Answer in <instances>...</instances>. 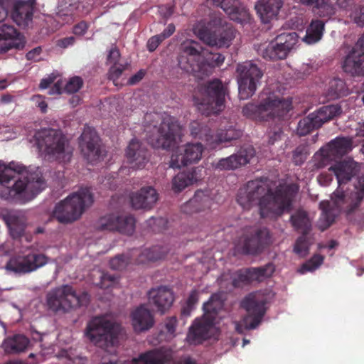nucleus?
Wrapping results in <instances>:
<instances>
[{
  "instance_id": "1",
  "label": "nucleus",
  "mask_w": 364,
  "mask_h": 364,
  "mask_svg": "<svg viewBox=\"0 0 364 364\" xmlns=\"http://www.w3.org/2000/svg\"><path fill=\"white\" fill-rule=\"evenodd\" d=\"M299 191V185L294 183H279L273 191L267 178H260L241 187L236 200L244 210L257 205L262 218L277 219L292 210Z\"/></svg>"
},
{
  "instance_id": "2",
  "label": "nucleus",
  "mask_w": 364,
  "mask_h": 364,
  "mask_svg": "<svg viewBox=\"0 0 364 364\" xmlns=\"http://www.w3.org/2000/svg\"><path fill=\"white\" fill-rule=\"evenodd\" d=\"M23 168L11 162L8 165L0 162V198L14 203H26L34 198L46 187L39 172L21 173Z\"/></svg>"
},
{
  "instance_id": "3",
  "label": "nucleus",
  "mask_w": 364,
  "mask_h": 364,
  "mask_svg": "<svg viewBox=\"0 0 364 364\" xmlns=\"http://www.w3.org/2000/svg\"><path fill=\"white\" fill-rule=\"evenodd\" d=\"M225 57L219 53L205 52L201 45L193 40H186L180 46L178 66L198 77L209 75L212 70L220 66Z\"/></svg>"
},
{
  "instance_id": "4",
  "label": "nucleus",
  "mask_w": 364,
  "mask_h": 364,
  "mask_svg": "<svg viewBox=\"0 0 364 364\" xmlns=\"http://www.w3.org/2000/svg\"><path fill=\"white\" fill-rule=\"evenodd\" d=\"M355 193H351V201L348 203V199L346 197L344 203L338 206L333 204L332 207L330 202L321 201L319 208L321 210V215L318 220V228L321 231L328 229L334 222L336 213L344 211L347 218L354 224L360 228L364 226V210H358L361 201L364 198V175L357 178L355 184Z\"/></svg>"
},
{
  "instance_id": "5",
  "label": "nucleus",
  "mask_w": 364,
  "mask_h": 364,
  "mask_svg": "<svg viewBox=\"0 0 364 364\" xmlns=\"http://www.w3.org/2000/svg\"><path fill=\"white\" fill-rule=\"evenodd\" d=\"M291 99L281 97L267 88L260 94L257 103L250 102L242 107V114L247 118L259 122L276 118L281 119L291 110Z\"/></svg>"
},
{
  "instance_id": "6",
  "label": "nucleus",
  "mask_w": 364,
  "mask_h": 364,
  "mask_svg": "<svg viewBox=\"0 0 364 364\" xmlns=\"http://www.w3.org/2000/svg\"><path fill=\"white\" fill-rule=\"evenodd\" d=\"M226 89L222 81L213 79L197 87L194 100L203 115L217 114L225 108Z\"/></svg>"
},
{
  "instance_id": "7",
  "label": "nucleus",
  "mask_w": 364,
  "mask_h": 364,
  "mask_svg": "<svg viewBox=\"0 0 364 364\" xmlns=\"http://www.w3.org/2000/svg\"><path fill=\"white\" fill-rule=\"evenodd\" d=\"M90 296L86 291L77 293L74 287L63 284L51 289L46 294V304L54 313H68L90 303Z\"/></svg>"
},
{
  "instance_id": "8",
  "label": "nucleus",
  "mask_w": 364,
  "mask_h": 364,
  "mask_svg": "<svg viewBox=\"0 0 364 364\" xmlns=\"http://www.w3.org/2000/svg\"><path fill=\"white\" fill-rule=\"evenodd\" d=\"M33 139L40 151L43 150L63 162L70 160L73 151L61 130L42 128L35 132Z\"/></svg>"
},
{
  "instance_id": "9",
  "label": "nucleus",
  "mask_w": 364,
  "mask_h": 364,
  "mask_svg": "<svg viewBox=\"0 0 364 364\" xmlns=\"http://www.w3.org/2000/svg\"><path fill=\"white\" fill-rule=\"evenodd\" d=\"M93 203V196L89 188H81L58 203L53 215L61 223H69L77 220L87 207Z\"/></svg>"
},
{
  "instance_id": "10",
  "label": "nucleus",
  "mask_w": 364,
  "mask_h": 364,
  "mask_svg": "<svg viewBox=\"0 0 364 364\" xmlns=\"http://www.w3.org/2000/svg\"><path fill=\"white\" fill-rule=\"evenodd\" d=\"M120 326L102 316H95L87 324L85 335L94 346L106 350L118 343Z\"/></svg>"
},
{
  "instance_id": "11",
  "label": "nucleus",
  "mask_w": 364,
  "mask_h": 364,
  "mask_svg": "<svg viewBox=\"0 0 364 364\" xmlns=\"http://www.w3.org/2000/svg\"><path fill=\"white\" fill-rule=\"evenodd\" d=\"M270 238L267 229L250 228L239 238L235 250L244 255H257L269 245Z\"/></svg>"
},
{
  "instance_id": "12",
  "label": "nucleus",
  "mask_w": 364,
  "mask_h": 364,
  "mask_svg": "<svg viewBox=\"0 0 364 364\" xmlns=\"http://www.w3.org/2000/svg\"><path fill=\"white\" fill-rule=\"evenodd\" d=\"M238 77L239 95L242 99L252 97L260 85L262 70L252 61L239 63L236 69Z\"/></svg>"
},
{
  "instance_id": "13",
  "label": "nucleus",
  "mask_w": 364,
  "mask_h": 364,
  "mask_svg": "<svg viewBox=\"0 0 364 364\" xmlns=\"http://www.w3.org/2000/svg\"><path fill=\"white\" fill-rule=\"evenodd\" d=\"M267 298L259 292H252L247 295L241 301L240 306L247 315L243 323L246 329H255L262 322L266 313Z\"/></svg>"
},
{
  "instance_id": "14",
  "label": "nucleus",
  "mask_w": 364,
  "mask_h": 364,
  "mask_svg": "<svg viewBox=\"0 0 364 364\" xmlns=\"http://www.w3.org/2000/svg\"><path fill=\"white\" fill-rule=\"evenodd\" d=\"M337 179L338 187L332 194L333 204L341 206L346 200L347 195L342 186L348 183L357 173V163L353 160H343L336 162L328 168Z\"/></svg>"
},
{
  "instance_id": "15",
  "label": "nucleus",
  "mask_w": 364,
  "mask_h": 364,
  "mask_svg": "<svg viewBox=\"0 0 364 364\" xmlns=\"http://www.w3.org/2000/svg\"><path fill=\"white\" fill-rule=\"evenodd\" d=\"M136 226V219L129 213H111L101 217L96 224V228L100 231L117 232L132 235Z\"/></svg>"
},
{
  "instance_id": "16",
  "label": "nucleus",
  "mask_w": 364,
  "mask_h": 364,
  "mask_svg": "<svg viewBox=\"0 0 364 364\" xmlns=\"http://www.w3.org/2000/svg\"><path fill=\"white\" fill-rule=\"evenodd\" d=\"M298 41L295 32L282 33L262 49V56L268 60L285 59Z\"/></svg>"
},
{
  "instance_id": "17",
  "label": "nucleus",
  "mask_w": 364,
  "mask_h": 364,
  "mask_svg": "<svg viewBox=\"0 0 364 364\" xmlns=\"http://www.w3.org/2000/svg\"><path fill=\"white\" fill-rule=\"evenodd\" d=\"M197 36L205 43L210 46L228 48L235 38V30L232 26H226L210 30L205 26L196 27L194 29Z\"/></svg>"
},
{
  "instance_id": "18",
  "label": "nucleus",
  "mask_w": 364,
  "mask_h": 364,
  "mask_svg": "<svg viewBox=\"0 0 364 364\" xmlns=\"http://www.w3.org/2000/svg\"><path fill=\"white\" fill-rule=\"evenodd\" d=\"M181 136V127L171 116L163 118L159 129L155 147L169 149L174 147Z\"/></svg>"
},
{
  "instance_id": "19",
  "label": "nucleus",
  "mask_w": 364,
  "mask_h": 364,
  "mask_svg": "<svg viewBox=\"0 0 364 364\" xmlns=\"http://www.w3.org/2000/svg\"><path fill=\"white\" fill-rule=\"evenodd\" d=\"M47 262V257L43 254L30 251L11 258L6 268L16 273L27 274L43 267Z\"/></svg>"
},
{
  "instance_id": "20",
  "label": "nucleus",
  "mask_w": 364,
  "mask_h": 364,
  "mask_svg": "<svg viewBox=\"0 0 364 364\" xmlns=\"http://www.w3.org/2000/svg\"><path fill=\"white\" fill-rule=\"evenodd\" d=\"M203 146L201 143H188L178 147L172 154L170 166L181 168L188 164H195L201 159Z\"/></svg>"
},
{
  "instance_id": "21",
  "label": "nucleus",
  "mask_w": 364,
  "mask_h": 364,
  "mask_svg": "<svg viewBox=\"0 0 364 364\" xmlns=\"http://www.w3.org/2000/svg\"><path fill=\"white\" fill-rule=\"evenodd\" d=\"M79 146L85 158L93 163L102 155L100 138L95 129L85 126L79 138Z\"/></svg>"
},
{
  "instance_id": "22",
  "label": "nucleus",
  "mask_w": 364,
  "mask_h": 364,
  "mask_svg": "<svg viewBox=\"0 0 364 364\" xmlns=\"http://www.w3.org/2000/svg\"><path fill=\"white\" fill-rule=\"evenodd\" d=\"M255 155V150L252 146H243L237 153L220 159L215 168L220 171L235 170L248 164Z\"/></svg>"
},
{
  "instance_id": "23",
  "label": "nucleus",
  "mask_w": 364,
  "mask_h": 364,
  "mask_svg": "<svg viewBox=\"0 0 364 364\" xmlns=\"http://www.w3.org/2000/svg\"><path fill=\"white\" fill-rule=\"evenodd\" d=\"M352 148L353 141L349 137L338 136L331 140L319 150L322 157L323 165H324L326 161H333L336 158H341L351 151Z\"/></svg>"
},
{
  "instance_id": "24",
  "label": "nucleus",
  "mask_w": 364,
  "mask_h": 364,
  "mask_svg": "<svg viewBox=\"0 0 364 364\" xmlns=\"http://www.w3.org/2000/svg\"><path fill=\"white\" fill-rule=\"evenodd\" d=\"M24 47L25 41L16 28L6 23L0 26V53L13 48L21 50Z\"/></svg>"
},
{
  "instance_id": "25",
  "label": "nucleus",
  "mask_w": 364,
  "mask_h": 364,
  "mask_svg": "<svg viewBox=\"0 0 364 364\" xmlns=\"http://www.w3.org/2000/svg\"><path fill=\"white\" fill-rule=\"evenodd\" d=\"M126 158L131 168H144L149 161L148 150L139 140L133 139L126 149Z\"/></svg>"
},
{
  "instance_id": "26",
  "label": "nucleus",
  "mask_w": 364,
  "mask_h": 364,
  "mask_svg": "<svg viewBox=\"0 0 364 364\" xmlns=\"http://www.w3.org/2000/svg\"><path fill=\"white\" fill-rule=\"evenodd\" d=\"M213 200L208 191L198 190L193 197L181 207L182 211L186 214L205 212L209 210Z\"/></svg>"
},
{
  "instance_id": "27",
  "label": "nucleus",
  "mask_w": 364,
  "mask_h": 364,
  "mask_svg": "<svg viewBox=\"0 0 364 364\" xmlns=\"http://www.w3.org/2000/svg\"><path fill=\"white\" fill-rule=\"evenodd\" d=\"M148 296L149 303L154 305L161 314L168 309L174 301L172 290L165 286L151 289L148 293Z\"/></svg>"
},
{
  "instance_id": "28",
  "label": "nucleus",
  "mask_w": 364,
  "mask_h": 364,
  "mask_svg": "<svg viewBox=\"0 0 364 364\" xmlns=\"http://www.w3.org/2000/svg\"><path fill=\"white\" fill-rule=\"evenodd\" d=\"M215 325L212 318L203 316L200 319H196L190 328L187 340L191 344H199L209 338V333Z\"/></svg>"
},
{
  "instance_id": "29",
  "label": "nucleus",
  "mask_w": 364,
  "mask_h": 364,
  "mask_svg": "<svg viewBox=\"0 0 364 364\" xmlns=\"http://www.w3.org/2000/svg\"><path fill=\"white\" fill-rule=\"evenodd\" d=\"M131 203L135 209L151 208L158 200V193L151 186L143 187L131 196Z\"/></svg>"
},
{
  "instance_id": "30",
  "label": "nucleus",
  "mask_w": 364,
  "mask_h": 364,
  "mask_svg": "<svg viewBox=\"0 0 364 364\" xmlns=\"http://www.w3.org/2000/svg\"><path fill=\"white\" fill-rule=\"evenodd\" d=\"M283 4L282 0H258L255 9L261 21L264 23H268L277 18Z\"/></svg>"
},
{
  "instance_id": "31",
  "label": "nucleus",
  "mask_w": 364,
  "mask_h": 364,
  "mask_svg": "<svg viewBox=\"0 0 364 364\" xmlns=\"http://www.w3.org/2000/svg\"><path fill=\"white\" fill-rule=\"evenodd\" d=\"M132 326L136 332H142L150 329L154 324L153 314L141 305L131 314Z\"/></svg>"
},
{
  "instance_id": "32",
  "label": "nucleus",
  "mask_w": 364,
  "mask_h": 364,
  "mask_svg": "<svg viewBox=\"0 0 364 364\" xmlns=\"http://www.w3.org/2000/svg\"><path fill=\"white\" fill-rule=\"evenodd\" d=\"M35 1H17L15 9L11 13V17L17 25L27 26L32 21Z\"/></svg>"
},
{
  "instance_id": "33",
  "label": "nucleus",
  "mask_w": 364,
  "mask_h": 364,
  "mask_svg": "<svg viewBox=\"0 0 364 364\" xmlns=\"http://www.w3.org/2000/svg\"><path fill=\"white\" fill-rule=\"evenodd\" d=\"M343 68L346 73L353 75H363L364 55L351 50L344 60Z\"/></svg>"
},
{
  "instance_id": "34",
  "label": "nucleus",
  "mask_w": 364,
  "mask_h": 364,
  "mask_svg": "<svg viewBox=\"0 0 364 364\" xmlns=\"http://www.w3.org/2000/svg\"><path fill=\"white\" fill-rule=\"evenodd\" d=\"M241 135L242 132L237 129L233 123L228 122L225 126L221 125L215 134L213 132V143L211 149H215L222 142L235 140Z\"/></svg>"
},
{
  "instance_id": "35",
  "label": "nucleus",
  "mask_w": 364,
  "mask_h": 364,
  "mask_svg": "<svg viewBox=\"0 0 364 364\" xmlns=\"http://www.w3.org/2000/svg\"><path fill=\"white\" fill-rule=\"evenodd\" d=\"M301 4L312 8L320 17L331 18L336 13V9L329 0H298Z\"/></svg>"
},
{
  "instance_id": "36",
  "label": "nucleus",
  "mask_w": 364,
  "mask_h": 364,
  "mask_svg": "<svg viewBox=\"0 0 364 364\" xmlns=\"http://www.w3.org/2000/svg\"><path fill=\"white\" fill-rule=\"evenodd\" d=\"M12 238L18 239L24 234L26 223L24 219L13 212L7 213L4 215Z\"/></svg>"
},
{
  "instance_id": "37",
  "label": "nucleus",
  "mask_w": 364,
  "mask_h": 364,
  "mask_svg": "<svg viewBox=\"0 0 364 364\" xmlns=\"http://www.w3.org/2000/svg\"><path fill=\"white\" fill-rule=\"evenodd\" d=\"M191 134L196 139L206 142V144L211 149L213 143V130L208 124L199 121H193L190 124Z\"/></svg>"
},
{
  "instance_id": "38",
  "label": "nucleus",
  "mask_w": 364,
  "mask_h": 364,
  "mask_svg": "<svg viewBox=\"0 0 364 364\" xmlns=\"http://www.w3.org/2000/svg\"><path fill=\"white\" fill-rule=\"evenodd\" d=\"M342 108L338 104L325 105L311 113L314 116L320 127L326 122H329L341 115Z\"/></svg>"
},
{
  "instance_id": "39",
  "label": "nucleus",
  "mask_w": 364,
  "mask_h": 364,
  "mask_svg": "<svg viewBox=\"0 0 364 364\" xmlns=\"http://www.w3.org/2000/svg\"><path fill=\"white\" fill-rule=\"evenodd\" d=\"M199 179L196 168L178 173L172 180V188L176 192H180Z\"/></svg>"
},
{
  "instance_id": "40",
  "label": "nucleus",
  "mask_w": 364,
  "mask_h": 364,
  "mask_svg": "<svg viewBox=\"0 0 364 364\" xmlns=\"http://www.w3.org/2000/svg\"><path fill=\"white\" fill-rule=\"evenodd\" d=\"M325 21L320 19L311 20L306 28V35L302 38L303 41L309 45L318 42L323 34Z\"/></svg>"
},
{
  "instance_id": "41",
  "label": "nucleus",
  "mask_w": 364,
  "mask_h": 364,
  "mask_svg": "<svg viewBox=\"0 0 364 364\" xmlns=\"http://www.w3.org/2000/svg\"><path fill=\"white\" fill-rule=\"evenodd\" d=\"M292 227L302 235H308L311 229V223L308 213L303 209H298L290 217Z\"/></svg>"
},
{
  "instance_id": "42",
  "label": "nucleus",
  "mask_w": 364,
  "mask_h": 364,
  "mask_svg": "<svg viewBox=\"0 0 364 364\" xmlns=\"http://www.w3.org/2000/svg\"><path fill=\"white\" fill-rule=\"evenodd\" d=\"M168 250L166 247L155 245L151 248L144 249L138 256L139 263L145 264L149 262H155L164 259Z\"/></svg>"
},
{
  "instance_id": "43",
  "label": "nucleus",
  "mask_w": 364,
  "mask_h": 364,
  "mask_svg": "<svg viewBox=\"0 0 364 364\" xmlns=\"http://www.w3.org/2000/svg\"><path fill=\"white\" fill-rule=\"evenodd\" d=\"M223 306L224 301L221 295L219 294H213L211 295L209 300L203 304V315L205 317L212 318V321H215L218 313L222 310Z\"/></svg>"
},
{
  "instance_id": "44",
  "label": "nucleus",
  "mask_w": 364,
  "mask_h": 364,
  "mask_svg": "<svg viewBox=\"0 0 364 364\" xmlns=\"http://www.w3.org/2000/svg\"><path fill=\"white\" fill-rule=\"evenodd\" d=\"M139 359L144 364H165L171 360V355L163 349H155L141 354Z\"/></svg>"
},
{
  "instance_id": "45",
  "label": "nucleus",
  "mask_w": 364,
  "mask_h": 364,
  "mask_svg": "<svg viewBox=\"0 0 364 364\" xmlns=\"http://www.w3.org/2000/svg\"><path fill=\"white\" fill-rule=\"evenodd\" d=\"M29 344V340L23 335H15L8 338L4 343L5 351L9 353H16L24 351Z\"/></svg>"
},
{
  "instance_id": "46",
  "label": "nucleus",
  "mask_w": 364,
  "mask_h": 364,
  "mask_svg": "<svg viewBox=\"0 0 364 364\" xmlns=\"http://www.w3.org/2000/svg\"><path fill=\"white\" fill-rule=\"evenodd\" d=\"M348 94L345 82L340 78L331 80L326 90V97L328 100H336Z\"/></svg>"
},
{
  "instance_id": "47",
  "label": "nucleus",
  "mask_w": 364,
  "mask_h": 364,
  "mask_svg": "<svg viewBox=\"0 0 364 364\" xmlns=\"http://www.w3.org/2000/svg\"><path fill=\"white\" fill-rule=\"evenodd\" d=\"M318 128H320V126H318L314 116H311V113L299 120L297 126V133L300 136H305Z\"/></svg>"
},
{
  "instance_id": "48",
  "label": "nucleus",
  "mask_w": 364,
  "mask_h": 364,
  "mask_svg": "<svg viewBox=\"0 0 364 364\" xmlns=\"http://www.w3.org/2000/svg\"><path fill=\"white\" fill-rule=\"evenodd\" d=\"M253 282L250 268L240 269L236 271L232 276V284L238 288L244 284H249Z\"/></svg>"
},
{
  "instance_id": "49",
  "label": "nucleus",
  "mask_w": 364,
  "mask_h": 364,
  "mask_svg": "<svg viewBox=\"0 0 364 364\" xmlns=\"http://www.w3.org/2000/svg\"><path fill=\"white\" fill-rule=\"evenodd\" d=\"M252 279L260 281L263 278L269 277L274 272V266L272 263H268L262 267H250Z\"/></svg>"
},
{
  "instance_id": "50",
  "label": "nucleus",
  "mask_w": 364,
  "mask_h": 364,
  "mask_svg": "<svg viewBox=\"0 0 364 364\" xmlns=\"http://www.w3.org/2000/svg\"><path fill=\"white\" fill-rule=\"evenodd\" d=\"M233 10L232 14L229 16L231 20L241 23L250 21V14L249 9L245 6L239 2Z\"/></svg>"
},
{
  "instance_id": "51",
  "label": "nucleus",
  "mask_w": 364,
  "mask_h": 364,
  "mask_svg": "<svg viewBox=\"0 0 364 364\" xmlns=\"http://www.w3.org/2000/svg\"><path fill=\"white\" fill-rule=\"evenodd\" d=\"M309 154L308 146L300 144L292 151V162L296 166H301L306 160Z\"/></svg>"
},
{
  "instance_id": "52",
  "label": "nucleus",
  "mask_w": 364,
  "mask_h": 364,
  "mask_svg": "<svg viewBox=\"0 0 364 364\" xmlns=\"http://www.w3.org/2000/svg\"><path fill=\"white\" fill-rule=\"evenodd\" d=\"M323 257L320 255H314L309 260L304 263L299 272L304 274L307 272H311L317 269L323 262Z\"/></svg>"
},
{
  "instance_id": "53",
  "label": "nucleus",
  "mask_w": 364,
  "mask_h": 364,
  "mask_svg": "<svg viewBox=\"0 0 364 364\" xmlns=\"http://www.w3.org/2000/svg\"><path fill=\"white\" fill-rule=\"evenodd\" d=\"M17 1L15 0H0V22L14 10Z\"/></svg>"
},
{
  "instance_id": "54",
  "label": "nucleus",
  "mask_w": 364,
  "mask_h": 364,
  "mask_svg": "<svg viewBox=\"0 0 364 364\" xmlns=\"http://www.w3.org/2000/svg\"><path fill=\"white\" fill-rule=\"evenodd\" d=\"M213 4L219 6L228 15L232 14L233 9L239 4L237 0H211Z\"/></svg>"
},
{
  "instance_id": "55",
  "label": "nucleus",
  "mask_w": 364,
  "mask_h": 364,
  "mask_svg": "<svg viewBox=\"0 0 364 364\" xmlns=\"http://www.w3.org/2000/svg\"><path fill=\"white\" fill-rule=\"evenodd\" d=\"M83 85V80L80 77L74 76L68 81L66 83L64 90L67 93H75L77 92Z\"/></svg>"
},
{
  "instance_id": "56",
  "label": "nucleus",
  "mask_w": 364,
  "mask_h": 364,
  "mask_svg": "<svg viewBox=\"0 0 364 364\" xmlns=\"http://www.w3.org/2000/svg\"><path fill=\"white\" fill-rule=\"evenodd\" d=\"M129 262V259L124 255H119L109 261V266L112 269L122 270L124 269Z\"/></svg>"
},
{
  "instance_id": "57",
  "label": "nucleus",
  "mask_w": 364,
  "mask_h": 364,
  "mask_svg": "<svg viewBox=\"0 0 364 364\" xmlns=\"http://www.w3.org/2000/svg\"><path fill=\"white\" fill-rule=\"evenodd\" d=\"M307 235H302L296 240L294 251L298 255H305L309 251Z\"/></svg>"
},
{
  "instance_id": "58",
  "label": "nucleus",
  "mask_w": 364,
  "mask_h": 364,
  "mask_svg": "<svg viewBox=\"0 0 364 364\" xmlns=\"http://www.w3.org/2000/svg\"><path fill=\"white\" fill-rule=\"evenodd\" d=\"M101 280L100 285L101 288L107 289L114 284L118 279V277L115 274L109 273H102L100 276Z\"/></svg>"
},
{
  "instance_id": "59",
  "label": "nucleus",
  "mask_w": 364,
  "mask_h": 364,
  "mask_svg": "<svg viewBox=\"0 0 364 364\" xmlns=\"http://www.w3.org/2000/svg\"><path fill=\"white\" fill-rule=\"evenodd\" d=\"M355 23L359 26H364V3L358 6L351 14Z\"/></svg>"
},
{
  "instance_id": "60",
  "label": "nucleus",
  "mask_w": 364,
  "mask_h": 364,
  "mask_svg": "<svg viewBox=\"0 0 364 364\" xmlns=\"http://www.w3.org/2000/svg\"><path fill=\"white\" fill-rule=\"evenodd\" d=\"M126 69V66L122 64L112 65L109 70V78L113 81L117 80Z\"/></svg>"
},
{
  "instance_id": "61",
  "label": "nucleus",
  "mask_w": 364,
  "mask_h": 364,
  "mask_svg": "<svg viewBox=\"0 0 364 364\" xmlns=\"http://www.w3.org/2000/svg\"><path fill=\"white\" fill-rule=\"evenodd\" d=\"M152 224L157 226V228H154V231L161 232L167 228L168 220L166 218H162V217H159L157 218H151L149 220V225H151Z\"/></svg>"
},
{
  "instance_id": "62",
  "label": "nucleus",
  "mask_w": 364,
  "mask_h": 364,
  "mask_svg": "<svg viewBox=\"0 0 364 364\" xmlns=\"http://www.w3.org/2000/svg\"><path fill=\"white\" fill-rule=\"evenodd\" d=\"M120 56L119 50L116 47L112 48L107 55V63L112 65L118 64Z\"/></svg>"
},
{
  "instance_id": "63",
  "label": "nucleus",
  "mask_w": 364,
  "mask_h": 364,
  "mask_svg": "<svg viewBox=\"0 0 364 364\" xmlns=\"http://www.w3.org/2000/svg\"><path fill=\"white\" fill-rule=\"evenodd\" d=\"M282 130L279 127H274L273 129H271L268 133L269 140L268 143L269 144H274L275 141H278L281 139V136L282 134Z\"/></svg>"
},
{
  "instance_id": "64",
  "label": "nucleus",
  "mask_w": 364,
  "mask_h": 364,
  "mask_svg": "<svg viewBox=\"0 0 364 364\" xmlns=\"http://www.w3.org/2000/svg\"><path fill=\"white\" fill-rule=\"evenodd\" d=\"M88 27V23L85 21H82L73 26V32L75 35L81 36L87 32Z\"/></svg>"
}]
</instances>
